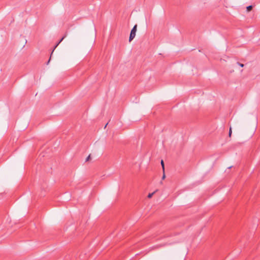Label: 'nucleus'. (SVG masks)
<instances>
[{
    "instance_id": "1a4fd4ad",
    "label": "nucleus",
    "mask_w": 260,
    "mask_h": 260,
    "mask_svg": "<svg viewBox=\"0 0 260 260\" xmlns=\"http://www.w3.org/2000/svg\"><path fill=\"white\" fill-rule=\"evenodd\" d=\"M166 176H165V172L164 173L163 172V175H162V179H164L165 178Z\"/></svg>"
},
{
    "instance_id": "0eeeda50",
    "label": "nucleus",
    "mask_w": 260,
    "mask_h": 260,
    "mask_svg": "<svg viewBox=\"0 0 260 260\" xmlns=\"http://www.w3.org/2000/svg\"><path fill=\"white\" fill-rule=\"evenodd\" d=\"M238 64H239L241 67H244V64L243 63H240L239 62H237Z\"/></svg>"
},
{
    "instance_id": "39448f33",
    "label": "nucleus",
    "mask_w": 260,
    "mask_h": 260,
    "mask_svg": "<svg viewBox=\"0 0 260 260\" xmlns=\"http://www.w3.org/2000/svg\"><path fill=\"white\" fill-rule=\"evenodd\" d=\"M154 193H155V192L149 193L147 197L148 198H151L152 197V196L154 194Z\"/></svg>"
},
{
    "instance_id": "f03ea898",
    "label": "nucleus",
    "mask_w": 260,
    "mask_h": 260,
    "mask_svg": "<svg viewBox=\"0 0 260 260\" xmlns=\"http://www.w3.org/2000/svg\"><path fill=\"white\" fill-rule=\"evenodd\" d=\"M66 36L67 35L66 34L63 37H62L61 39H59V41L57 43V44L55 45V46L54 47V48L51 53V55H50V59H49L48 62H47V64L49 63L50 60V59H51V55L54 51V50H55V49L57 47V46L62 41V40L66 37Z\"/></svg>"
},
{
    "instance_id": "20e7f679",
    "label": "nucleus",
    "mask_w": 260,
    "mask_h": 260,
    "mask_svg": "<svg viewBox=\"0 0 260 260\" xmlns=\"http://www.w3.org/2000/svg\"><path fill=\"white\" fill-rule=\"evenodd\" d=\"M252 9V6H249L247 7L246 9L247 11H250Z\"/></svg>"
},
{
    "instance_id": "f257e3e1",
    "label": "nucleus",
    "mask_w": 260,
    "mask_h": 260,
    "mask_svg": "<svg viewBox=\"0 0 260 260\" xmlns=\"http://www.w3.org/2000/svg\"><path fill=\"white\" fill-rule=\"evenodd\" d=\"M137 25L135 24L133 28L132 29L129 37V42H131L136 36V32L137 31Z\"/></svg>"
},
{
    "instance_id": "9d476101",
    "label": "nucleus",
    "mask_w": 260,
    "mask_h": 260,
    "mask_svg": "<svg viewBox=\"0 0 260 260\" xmlns=\"http://www.w3.org/2000/svg\"><path fill=\"white\" fill-rule=\"evenodd\" d=\"M108 124V123H107L106 125H105V128L107 126V124Z\"/></svg>"
},
{
    "instance_id": "423d86ee",
    "label": "nucleus",
    "mask_w": 260,
    "mask_h": 260,
    "mask_svg": "<svg viewBox=\"0 0 260 260\" xmlns=\"http://www.w3.org/2000/svg\"><path fill=\"white\" fill-rule=\"evenodd\" d=\"M229 136L231 137L232 135V128L230 127L229 133Z\"/></svg>"
},
{
    "instance_id": "6e6552de",
    "label": "nucleus",
    "mask_w": 260,
    "mask_h": 260,
    "mask_svg": "<svg viewBox=\"0 0 260 260\" xmlns=\"http://www.w3.org/2000/svg\"><path fill=\"white\" fill-rule=\"evenodd\" d=\"M90 158V155H89L88 156L86 159V161H88Z\"/></svg>"
},
{
    "instance_id": "7ed1b4c3",
    "label": "nucleus",
    "mask_w": 260,
    "mask_h": 260,
    "mask_svg": "<svg viewBox=\"0 0 260 260\" xmlns=\"http://www.w3.org/2000/svg\"><path fill=\"white\" fill-rule=\"evenodd\" d=\"M161 167L162 168L163 172L164 173V172H165V164H164V162L163 160H161Z\"/></svg>"
}]
</instances>
